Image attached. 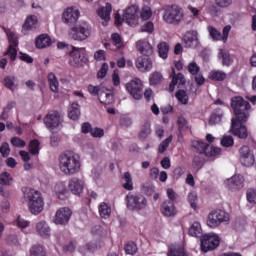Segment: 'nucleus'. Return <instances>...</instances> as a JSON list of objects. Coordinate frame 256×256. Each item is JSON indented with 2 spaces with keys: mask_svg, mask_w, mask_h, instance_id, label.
I'll return each instance as SVG.
<instances>
[{
  "mask_svg": "<svg viewBox=\"0 0 256 256\" xmlns=\"http://www.w3.org/2000/svg\"><path fill=\"white\" fill-rule=\"evenodd\" d=\"M231 107L234 109L235 117L232 118L231 133L239 139H247V128L243 123L249 119V109L251 105L243 97L236 96L231 100Z\"/></svg>",
  "mask_w": 256,
  "mask_h": 256,
  "instance_id": "1",
  "label": "nucleus"
},
{
  "mask_svg": "<svg viewBox=\"0 0 256 256\" xmlns=\"http://www.w3.org/2000/svg\"><path fill=\"white\" fill-rule=\"evenodd\" d=\"M81 166V156L77 153L67 152L58 158V167L64 175H77Z\"/></svg>",
  "mask_w": 256,
  "mask_h": 256,
  "instance_id": "2",
  "label": "nucleus"
},
{
  "mask_svg": "<svg viewBox=\"0 0 256 256\" xmlns=\"http://www.w3.org/2000/svg\"><path fill=\"white\" fill-rule=\"evenodd\" d=\"M23 197L28 204V210L32 215H39L43 213V209H45V200H43V195L41 192L33 189V188H23Z\"/></svg>",
  "mask_w": 256,
  "mask_h": 256,
  "instance_id": "3",
  "label": "nucleus"
},
{
  "mask_svg": "<svg viewBox=\"0 0 256 256\" xmlns=\"http://www.w3.org/2000/svg\"><path fill=\"white\" fill-rule=\"evenodd\" d=\"M139 7L132 5L126 8L121 15L115 14V24L121 25L123 22L127 23L130 27H137L139 25Z\"/></svg>",
  "mask_w": 256,
  "mask_h": 256,
  "instance_id": "4",
  "label": "nucleus"
},
{
  "mask_svg": "<svg viewBox=\"0 0 256 256\" xmlns=\"http://www.w3.org/2000/svg\"><path fill=\"white\" fill-rule=\"evenodd\" d=\"M183 8L179 6H169L164 10L162 19L168 25H179L184 17Z\"/></svg>",
  "mask_w": 256,
  "mask_h": 256,
  "instance_id": "5",
  "label": "nucleus"
},
{
  "mask_svg": "<svg viewBox=\"0 0 256 256\" xmlns=\"http://www.w3.org/2000/svg\"><path fill=\"white\" fill-rule=\"evenodd\" d=\"M68 37L73 41H87L91 37V26L87 23L73 26L68 31Z\"/></svg>",
  "mask_w": 256,
  "mask_h": 256,
  "instance_id": "6",
  "label": "nucleus"
},
{
  "mask_svg": "<svg viewBox=\"0 0 256 256\" xmlns=\"http://www.w3.org/2000/svg\"><path fill=\"white\" fill-rule=\"evenodd\" d=\"M229 213L223 210H214L208 214L206 224L210 229H217L222 223H229Z\"/></svg>",
  "mask_w": 256,
  "mask_h": 256,
  "instance_id": "7",
  "label": "nucleus"
},
{
  "mask_svg": "<svg viewBox=\"0 0 256 256\" xmlns=\"http://www.w3.org/2000/svg\"><path fill=\"white\" fill-rule=\"evenodd\" d=\"M69 65L79 69L87 63V50L85 48H77L72 46V50L69 53Z\"/></svg>",
  "mask_w": 256,
  "mask_h": 256,
  "instance_id": "8",
  "label": "nucleus"
},
{
  "mask_svg": "<svg viewBox=\"0 0 256 256\" xmlns=\"http://www.w3.org/2000/svg\"><path fill=\"white\" fill-rule=\"evenodd\" d=\"M127 207L130 211H143L147 209V198L140 194H128L126 196Z\"/></svg>",
  "mask_w": 256,
  "mask_h": 256,
  "instance_id": "9",
  "label": "nucleus"
},
{
  "mask_svg": "<svg viewBox=\"0 0 256 256\" xmlns=\"http://www.w3.org/2000/svg\"><path fill=\"white\" fill-rule=\"evenodd\" d=\"M125 89L136 101L143 99V81L139 78H134L125 84Z\"/></svg>",
  "mask_w": 256,
  "mask_h": 256,
  "instance_id": "10",
  "label": "nucleus"
},
{
  "mask_svg": "<svg viewBox=\"0 0 256 256\" xmlns=\"http://www.w3.org/2000/svg\"><path fill=\"white\" fill-rule=\"evenodd\" d=\"M219 243H221L219 235L215 233L205 234L201 239V249L203 253H207L209 251H213V249H217L219 247Z\"/></svg>",
  "mask_w": 256,
  "mask_h": 256,
  "instance_id": "11",
  "label": "nucleus"
},
{
  "mask_svg": "<svg viewBox=\"0 0 256 256\" xmlns=\"http://www.w3.org/2000/svg\"><path fill=\"white\" fill-rule=\"evenodd\" d=\"M79 17H81V12L79 9L75 6H70L63 10L61 20L64 25L71 27L72 25H75L77 21H79Z\"/></svg>",
  "mask_w": 256,
  "mask_h": 256,
  "instance_id": "12",
  "label": "nucleus"
},
{
  "mask_svg": "<svg viewBox=\"0 0 256 256\" xmlns=\"http://www.w3.org/2000/svg\"><path fill=\"white\" fill-rule=\"evenodd\" d=\"M4 31L10 43L8 50L4 53V55L9 57L10 61H15V59H17V45H19V42L17 41V34L5 28Z\"/></svg>",
  "mask_w": 256,
  "mask_h": 256,
  "instance_id": "13",
  "label": "nucleus"
},
{
  "mask_svg": "<svg viewBox=\"0 0 256 256\" xmlns=\"http://www.w3.org/2000/svg\"><path fill=\"white\" fill-rule=\"evenodd\" d=\"M44 125L48 128L49 131H55V129H59L61 127V123H63V119H61V114L57 111H52L48 113L44 119Z\"/></svg>",
  "mask_w": 256,
  "mask_h": 256,
  "instance_id": "14",
  "label": "nucleus"
},
{
  "mask_svg": "<svg viewBox=\"0 0 256 256\" xmlns=\"http://www.w3.org/2000/svg\"><path fill=\"white\" fill-rule=\"evenodd\" d=\"M73 215V211L70 210L69 207L59 208L54 216L55 225H68L69 221H71V216Z\"/></svg>",
  "mask_w": 256,
  "mask_h": 256,
  "instance_id": "15",
  "label": "nucleus"
},
{
  "mask_svg": "<svg viewBox=\"0 0 256 256\" xmlns=\"http://www.w3.org/2000/svg\"><path fill=\"white\" fill-rule=\"evenodd\" d=\"M224 185L229 191H240V189L245 187V177L241 174H235L231 178L225 180Z\"/></svg>",
  "mask_w": 256,
  "mask_h": 256,
  "instance_id": "16",
  "label": "nucleus"
},
{
  "mask_svg": "<svg viewBox=\"0 0 256 256\" xmlns=\"http://www.w3.org/2000/svg\"><path fill=\"white\" fill-rule=\"evenodd\" d=\"M240 153V163L244 165V167H252L255 165V154L248 146H242L239 150Z\"/></svg>",
  "mask_w": 256,
  "mask_h": 256,
  "instance_id": "17",
  "label": "nucleus"
},
{
  "mask_svg": "<svg viewBox=\"0 0 256 256\" xmlns=\"http://www.w3.org/2000/svg\"><path fill=\"white\" fill-rule=\"evenodd\" d=\"M68 189L73 195H81L85 189V180L73 177L68 182Z\"/></svg>",
  "mask_w": 256,
  "mask_h": 256,
  "instance_id": "18",
  "label": "nucleus"
},
{
  "mask_svg": "<svg viewBox=\"0 0 256 256\" xmlns=\"http://www.w3.org/2000/svg\"><path fill=\"white\" fill-rule=\"evenodd\" d=\"M35 231L38 237L49 239L51 237V226L45 220H39L35 223Z\"/></svg>",
  "mask_w": 256,
  "mask_h": 256,
  "instance_id": "19",
  "label": "nucleus"
},
{
  "mask_svg": "<svg viewBox=\"0 0 256 256\" xmlns=\"http://www.w3.org/2000/svg\"><path fill=\"white\" fill-rule=\"evenodd\" d=\"M136 67L141 73H148L153 69V60L149 56H140L136 59Z\"/></svg>",
  "mask_w": 256,
  "mask_h": 256,
  "instance_id": "20",
  "label": "nucleus"
},
{
  "mask_svg": "<svg viewBox=\"0 0 256 256\" xmlns=\"http://www.w3.org/2000/svg\"><path fill=\"white\" fill-rule=\"evenodd\" d=\"M183 42L186 47H190L192 49L199 47V33L195 30L186 32L183 37Z\"/></svg>",
  "mask_w": 256,
  "mask_h": 256,
  "instance_id": "21",
  "label": "nucleus"
},
{
  "mask_svg": "<svg viewBox=\"0 0 256 256\" xmlns=\"http://www.w3.org/2000/svg\"><path fill=\"white\" fill-rule=\"evenodd\" d=\"M113 11V6H111V3H106L105 6L100 7L97 10V14L102 19V25H107L109 21L111 20V12Z\"/></svg>",
  "mask_w": 256,
  "mask_h": 256,
  "instance_id": "22",
  "label": "nucleus"
},
{
  "mask_svg": "<svg viewBox=\"0 0 256 256\" xmlns=\"http://www.w3.org/2000/svg\"><path fill=\"white\" fill-rule=\"evenodd\" d=\"M136 49L144 56L153 55V46L147 39H140L136 42Z\"/></svg>",
  "mask_w": 256,
  "mask_h": 256,
  "instance_id": "23",
  "label": "nucleus"
},
{
  "mask_svg": "<svg viewBox=\"0 0 256 256\" xmlns=\"http://www.w3.org/2000/svg\"><path fill=\"white\" fill-rule=\"evenodd\" d=\"M170 77H172V82L170 83V86H169L170 92L175 91V85H177L178 87H181V85H185V76L181 73L176 75L175 68H172Z\"/></svg>",
  "mask_w": 256,
  "mask_h": 256,
  "instance_id": "24",
  "label": "nucleus"
},
{
  "mask_svg": "<svg viewBox=\"0 0 256 256\" xmlns=\"http://www.w3.org/2000/svg\"><path fill=\"white\" fill-rule=\"evenodd\" d=\"M37 23H39V19L37 18V16H27L25 23L23 24L24 33H27V31H33V29H37Z\"/></svg>",
  "mask_w": 256,
  "mask_h": 256,
  "instance_id": "25",
  "label": "nucleus"
},
{
  "mask_svg": "<svg viewBox=\"0 0 256 256\" xmlns=\"http://www.w3.org/2000/svg\"><path fill=\"white\" fill-rule=\"evenodd\" d=\"M161 211L165 217H173V215L177 213V209L175 208L173 201H164Z\"/></svg>",
  "mask_w": 256,
  "mask_h": 256,
  "instance_id": "26",
  "label": "nucleus"
},
{
  "mask_svg": "<svg viewBox=\"0 0 256 256\" xmlns=\"http://www.w3.org/2000/svg\"><path fill=\"white\" fill-rule=\"evenodd\" d=\"M36 47L37 49H45L51 47V37L47 34H42L36 38Z\"/></svg>",
  "mask_w": 256,
  "mask_h": 256,
  "instance_id": "27",
  "label": "nucleus"
},
{
  "mask_svg": "<svg viewBox=\"0 0 256 256\" xmlns=\"http://www.w3.org/2000/svg\"><path fill=\"white\" fill-rule=\"evenodd\" d=\"M54 193L61 200L66 199L67 193H69V190H67V185H65V182L56 183L54 186Z\"/></svg>",
  "mask_w": 256,
  "mask_h": 256,
  "instance_id": "28",
  "label": "nucleus"
},
{
  "mask_svg": "<svg viewBox=\"0 0 256 256\" xmlns=\"http://www.w3.org/2000/svg\"><path fill=\"white\" fill-rule=\"evenodd\" d=\"M98 212L102 219H109L111 217V205L107 202H101L98 206Z\"/></svg>",
  "mask_w": 256,
  "mask_h": 256,
  "instance_id": "29",
  "label": "nucleus"
},
{
  "mask_svg": "<svg viewBox=\"0 0 256 256\" xmlns=\"http://www.w3.org/2000/svg\"><path fill=\"white\" fill-rule=\"evenodd\" d=\"M68 117L69 119H72V121H77V119L81 117V110L79 109V103L77 102L72 103L68 111Z\"/></svg>",
  "mask_w": 256,
  "mask_h": 256,
  "instance_id": "30",
  "label": "nucleus"
},
{
  "mask_svg": "<svg viewBox=\"0 0 256 256\" xmlns=\"http://www.w3.org/2000/svg\"><path fill=\"white\" fill-rule=\"evenodd\" d=\"M122 187L126 189V191H133V177L131 173L124 172L122 176Z\"/></svg>",
  "mask_w": 256,
  "mask_h": 256,
  "instance_id": "31",
  "label": "nucleus"
},
{
  "mask_svg": "<svg viewBox=\"0 0 256 256\" xmlns=\"http://www.w3.org/2000/svg\"><path fill=\"white\" fill-rule=\"evenodd\" d=\"M189 235H191V237H201V235H203L201 223L197 221L193 222L189 228Z\"/></svg>",
  "mask_w": 256,
  "mask_h": 256,
  "instance_id": "32",
  "label": "nucleus"
},
{
  "mask_svg": "<svg viewBox=\"0 0 256 256\" xmlns=\"http://www.w3.org/2000/svg\"><path fill=\"white\" fill-rule=\"evenodd\" d=\"M30 256H47V251L43 245L35 244L30 248Z\"/></svg>",
  "mask_w": 256,
  "mask_h": 256,
  "instance_id": "33",
  "label": "nucleus"
},
{
  "mask_svg": "<svg viewBox=\"0 0 256 256\" xmlns=\"http://www.w3.org/2000/svg\"><path fill=\"white\" fill-rule=\"evenodd\" d=\"M98 99L103 105H111L113 102V94L102 90L98 94Z\"/></svg>",
  "mask_w": 256,
  "mask_h": 256,
  "instance_id": "34",
  "label": "nucleus"
},
{
  "mask_svg": "<svg viewBox=\"0 0 256 256\" xmlns=\"http://www.w3.org/2000/svg\"><path fill=\"white\" fill-rule=\"evenodd\" d=\"M168 256H189L183 246L175 245L170 247Z\"/></svg>",
  "mask_w": 256,
  "mask_h": 256,
  "instance_id": "35",
  "label": "nucleus"
},
{
  "mask_svg": "<svg viewBox=\"0 0 256 256\" xmlns=\"http://www.w3.org/2000/svg\"><path fill=\"white\" fill-rule=\"evenodd\" d=\"M209 79L212 81H225V79H227V74L221 70H212L209 73Z\"/></svg>",
  "mask_w": 256,
  "mask_h": 256,
  "instance_id": "36",
  "label": "nucleus"
},
{
  "mask_svg": "<svg viewBox=\"0 0 256 256\" xmlns=\"http://www.w3.org/2000/svg\"><path fill=\"white\" fill-rule=\"evenodd\" d=\"M48 83L53 93H57V91H59V80H57V76H55L53 72L48 74Z\"/></svg>",
  "mask_w": 256,
  "mask_h": 256,
  "instance_id": "37",
  "label": "nucleus"
},
{
  "mask_svg": "<svg viewBox=\"0 0 256 256\" xmlns=\"http://www.w3.org/2000/svg\"><path fill=\"white\" fill-rule=\"evenodd\" d=\"M218 57L222 60V65H224V67H229V65L233 63V60L231 59V55H229V52L223 49H220Z\"/></svg>",
  "mask_w": 256,
  "mask_h": 256,
  "instance_id": "38",
  "label": "nucleus"
},
{
  "mask_svg": "<svg viewBox=\"0 0 256 256\" xmlns=\"http://www.w3.org/2000/svg\"><path fill=\"white\" fill-rule=\"evenodd\" d=\"M13 183V176L9 172L0 173V185L9 187Z\"/></svg>",
  "mask_w": 256,
  "mask_h": 256,
  "instance_id": "39",
  "label": "nucleus"
},
{
  "mask_svg": "<svg viewBox=\"0 0 256 256\" xmlns=\"http://www.w3.org/2000/svg\"><path fill=\"white\" fill-rule=\"evenodd\" d=\"M158 55L161 59H167L169 57V44L166 42L158 44Z\"/></svg>",
  "mask_w": 256,
  "mask_h": 256,
  "instance_id": "40",
  "label": "nucleus"
},
{
  "mask_svg": "<svg viewBox=\"0 0 256 256\" xmlns=\"http://www.w3.org/2000/svg\"><path fill=\"white\" fill-rule=\"evenodd\" d=\"M192 147L195 149V151H197V153H204L205 155L209 145L203 141L195 140L192 142Z\"/></svg>",
  "mask_w": 256,
  "mask_h": 256,
  "instance_id": "41",
  "label": "nucleus"
},
{
  "mask_svg": "<svg viewBox=\"0 0 256 256\" xmlns=\"http://www.w3.org/2000/svg\"><path fill=\"white\" fill-rule=\"evenodd\" d=\"M207 31H208L210 39H212V41H221L222 40L221 32L219 30H217V28L210 25L207 27Z\"/></svg>",
  "mask_w": 256,
  "mask_h": 256,
  "instance_id": "42",
  "label": "nucleus"
},
{
  "mask_svg": "<svg viewBox=\"0 0 256 256\" xmlns=\"http://www.w3.org/2000/svg\"><path fill=\"white\" fill-rule=\"evenodd\" d=\"M4 85L11 91H15L18 85L17 78H15L14 76H7L6 78H4Z\"/></svg>",
  "mask_w": 256,
  "mask_h": 256,
  "instance_id": "43",
  "label": "nucleus"
},
{
  "mask_svg": "<svg viewBox=\"0 0 256 256\" xmlns=\"http://www.w3.org/2000/svg\"><path fill=\"white\" fill-rule=\"evenodd\" d=\"M152 16L153 10L151 9V7L144 6L141 8L140 19H142V21H149V19H151Z\"/></svg>",
  "mask_w": 256,
  "mask_h": 256,
  "instance_id": "44",
  "label": "nucleus"
},
{
  "mask_svg": "<svg viewBox=\"0 0 256 256\" xmlns=\"http://www.w3.org/2000/svg\"><path fill=\"white\" fill-rule=\"evenodd\" d=\"M14 223L18 229H27L28 227H31V222L21 216H18Z\"/></svg>",
  "mask_w": 256,
  "mask_h": 256,
  "instance_id": "45",
  "label": "nucleus"
},
{
  "mask_svg": "<svg viewBox=\"0 0 256 256\" xmlns=\"http://www.w3.org/2000/svg\"><path fill=\"white\" fill-rule=\"evenodd\" d=\"M150 85H159L163 83V74L160 72H153L149 77Z\"/></svg>",
  "mask_w": 256,
  "mask_h": 256,
  "instance_id": "46",
  "label": "nucleus"
},
{
  "mask_svg": "<svg viewBox=\"0 0 256 256\" xmlns=\"http://www.w3.org/2000/svg\"><path fill=\"white\" fill-rule=\"evenodd\" d=\"M175 96L182 105H187V103H189V95H187L185 90H178Z\"/></svg>",
  "mask_w": 256,
  "mask_h": 256,
  "instance_id": "47",
  "label": "nucleus"
},
{
  "mask_svg": "<svg viewBox=\"0 0 256 256\" xmlns=\"http://www.w3.org/2000/svg\"><path fill=\"white\" fill-rule=\"evenodd\" d=\"M218 155H221V148L208 145L206 152H205V156L206 157H218Z\"/></svg>",
  "mask_w": 256,
  "mask_h": 256,
  "instance_id": "48",
  "label": "nucleus"
},
{
  "mask_svg": "<svg viewBox=\"0 0 256 256\" xmlns=\"http://www.w3.org/2000/svg\"><path fill=\"white\" fill-rule=\"evenodd\" d=\"M39 140H32L29 143V151L32 155H39L40 147Z\"/></svg>",
  "mask_w": 256,
  "mask_h": 256,
  "instance_id": "49",
  "label": "nucleus"
},
{
  "mask_svg": "<svg viewBox=\"0 0 256 256\" xmlns=\"http://www.w3.org/2000/svg\"><path fill=\"white\" fill-rule=\"evenodd\" d=\"M111 41L117 49H121V47H123V39H121V35H119V33H113L111 35Z\"/></svg>",
  "mask_w": 256,
  "mask_h": 256,
  "instance_id": "50",
  "label": "nucleus"
},
{
  "mask_svg": "<svg viewBox=\"0 0 256 256\" xmlns=\"http://www.w3.org/2000/svg\"><path fill=\"white\" fill-rule=\"evenodd\" d=\"M197 201H199L197 197V192L192 191L188 194V202L190 203L192 209H197Z\"/></svg>",
  "mask_w": 256,
  "mask_h": 256,
  "instance_id": "51",
  "label": "nucleus"
},
{
  "mask_svg": "<svg viewBox=\"0 0 256 256\" xmlns=\"http://www.w3.org/2000/svg\"><path fill=\"white\" fill-rule=\"evenodd\" d=\"M124 249L127 255H135V253H137V244L134 242H128L124 246Z\"/></svg>",
  "mask_w": 256,
  "mask_h": 256,
  "instance_id": "52",
  "label": "nucleus"
},
{
  "mask_svg": "<svg viewBox=\"0 0 256 256\" xmlns=\"http://www.w3.org/2000/svg\"><path fill=\"white\" fill-rule=\"evenodd\" d=\"M220 143L222 147H233L235 140H233V136H223Z\"/></svg>",
  "mask_w": 256,
  "mask_h": 256,
  "instance_id": "53",
  "label": "nucleus"
},
{
  "mask_svg": "<svg viewBox=\"0 0 256 256\" xmlns=\"http://www.w3.org/2000/svg\"><path fill=\"white\" fill-rule=\"evenodd\" d=\"M171 141H173V136H169L168 138H166L158 147L159 153H165Z\"/></svg>",
  "mask_w": 256,
  "mask_h": 256,
  "instance_id": "54",
  "label": "nucleus"
},
{
  "mask_svg": "<svg viewBox=\"0 0 256 256\" xmlns=\"http://www.w3.org/2000/svg\"><path fill=\"white\" fill-rule=\"evenodd\" d=\"M246 198L249 203H252V205H255L256 204V190L248 189L246 192Z\"/></svg>",
  "mask_w": 256,
  "mask_h": 256,
  "instance_id": "55",
  "label": "nucleus"
},
{
  "mask_svg": "<svg viewBox=\"0 0 256 256\" xmlns=\"http://www.w3.org/2000/svg\"><path fill=\"white\" fill-rule=\"evenodd\" d=\"M108 71H109V64L103 63L97 74L98 79H105V77H107Z\"/></svg>",
  "mask_w": 256,
  "mask_h": 256,
  "instance_id": "56",
  "label": "nucleus"
},
{
  "mask_svg": "<svg viewBox=\"0 0 256 256\" xmlns=\"http://www.w3.org/2000/svg\"><path fill=\"white\" fill-rule=\"evenodd\" d=\"M178 127H179V131H187V129H189V124L187 123V120L185 119V117L183 116L178 117Z\"/></svg>",
  "mask_w": 256,
  "mask_h": 256,
  "instance_id": "57",
  "label": "nucleus"
},
{
  "mask_svg": "<svg viewBox=\"0 0 256 256\" xmlns=\"http://www.w3.org/2000/svg\"><path fill=\"white\" fill-rule=\"evenodd\" d=\"M141 31L143 33H153V31H155V25L153 22H147L141 27Z\"/></svg>",
  "mask_w": 256,
  "mask_h": 256,
  "instance_id": "58",
  "label": "nucleus"
},
{
  "mask_svg": "<svg viewBox=\"0 0 256 256\" xmlns=\"http://www.w3.org/2000/svg\"><path fill=\"white\" fill-rule=\"evenodd\" d=\"M87 91L88 93H90V95H94V96H99V93H101V88H99V86H95L93 84H89L87 87Z\"/></svg>",
  "mask_w": 256,
  "mask_h": 256,
  "instance_id": "59",
  "label": "nucleus"
},
{
  "mask_svg": "<svg viewBox=\"0 0 256 256\" xmlns=\"http://www.w3.org/2000/svg\"><path fill=\"white\" fill-rule=\"evenodd\" d=\"M11 143L14 147H19V148H23L26 145L25 140H23L19 137H13L11 139Z\"/></svg>",
  "mask_w": 256,
  "mask_h": 256,
  "instance_id": "60",
  "label": "nucleus"
},
{
  "mask_svg": "<svg viewBox=\"0 0 256 256\" xmlns=\"http://www.w3.org/2000/svg\"><path fill=\"white\" fill-rule=\"evenodd\" d=\"M94 249V246L91 245V244H86V245H83V246H80L79 247V252L82 254V255H89L90 251H93Z\"/></svg>",
  "mask_w": 256,
  "mask_h": 256,
  "instance_id": "61",
  "label": "nucleus"
},
{
  "mask_svg": "<svg viewBox=\"0 0 256 256\" xmlns=\"http://www.w3.org/2000/svg\"><path fill=\"white\" fill-rule=\"evenodd\" d=\"M59 141H61V136L57 133H52L50 136V143L52 147H57V145H59Z\"/></svg>",
  "mask_w": 256,
  "mask_h": 256,
  "instance_id": "62",
  "label": "nucleus"
},
{
  "mask_svg": "<svg viewBox=\"0 0 256 256\" xmlns=\"http://www.w3.org/2000/svg\"><path fill=\"white\" fill-rule=\"evenodd\" d=\"M188 71H189V73H191V75H197V73H199V71H200V68L197 65V63L191 62L188 65Z\"/></svg>",
  "mask_w": 256,
  "mask_h": 256,
  "instance_id": "63",
  "label": "nucleus"
},
{
  "mask_svg": "<svg viewBox=\"0 0 256 256\" xmlns=\"http://www.w3.org/2000/svg\"><path fill=\"white\" fill-rule=\"evenodd\" d=\"M90 134L93 137L101 138V137H103V135H105V130H103L101 128H94L91 130Z\"/></svg>",
  "mask_w": 256,
  "mask_h": 256,
  "instance_id": "64",
  "label": "nucleus"
}]
</instances>
